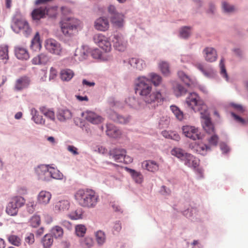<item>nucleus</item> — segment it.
<instances>
[{"mask_svg":"<svg viewBox=\"0 0 248 248\" xmlns=\"http://www.w3.org/2000/svg\"><path fill=\"white\" fill-rule=\"evenodd\" d=\"M231 105L239 112L243 113L245 111L244 108L241 105L233 103Z\"/></svg>","mask_w":248,"mask_h":248,"instance_id":"69168bd1","label":"nucleus"},{"mask_svg":"<svg viewBox=\"0 0 248 248\" xmlns=\"http://www.w3.org/2000/svg\"><path fill=\"white\" fill-rule=\"evenodd\" d=\"M11 202L19 208L25 204V200L21 196H15L11 199Z\"/></svg>","mask_w":248,"mask_h":248,"instance_id":"49530a36","label":"nucleus"},{"mask_svg":"<svg viewBox=\"0 0 248 248\" xmlns=\"http://www.w3.org/2000/svg\"><path fill=\"white\" fill-rule=\"evenodd\" d=\"M174 92L176 96H179L186 93V90L183 86L176 84L174 87Z\"/></svg>","mask_w":248,"mask_h":248,"instance_id":"8fccbe9b","label":"nucleus"},{"mask_svg":"<svg viewBox=\"0 0 248 248\" xmlns=\"http://www.w3.org/2000/svg\"><path fill=\"white\" fill-rule=\"evenodd\" d=\"M93 40L99 47L105 52H109L111 49V45L108 37L101 33L94 35Z\"/></svg>","mask_w":248,"mask_h":248,"instance_id":"423d86ee","label":"nucleus"},{"mask_svg":"<svg viewBox=\"0 0 248 248\" xmlns=\"http://www.w3.org/2000/svg\"><path fill=\"white\" fill-rule=\"evenodd\" d=\"M76 234L78 236H83L86 232V228L84 225H78L75 227Z\"/></svg>","mask_w":248,"mask_h":248,"instance_id":"603ef678","label":"nucleus"},{"mask_svg":"<svg viewBox=\"0 0 248 248\" xmlns=\"http://www.w3.org/2000/svg\"><path fill=\"white\" fill-rule=\"evenodd\" d=\"M67 150L73 154L74 155H78V149L73 145H68L67 146Z\"/></svg>","mask_w":248,"mask_h":248,"instance_id":"774afa93","label":"nucleus"},{"mask_svg":"<svg viewBox=\"0 0 248 248\" xmlns=\"http://www.w3.org/2000/svg\"><path fill=\"white\" fill-rule=\"evenodd\" d=\"M53 236L50 234H46L42 240L44 248H49L53 244Z\"/></svg>","mask_w":248,"mask_h":248,"instance_id":"79ce46f5","label":"nucleus"},{"mask_svg":"<svg viewBox=\"0 0 248 248\" xmlns=\"http://www.w3.org/2000/svg\"><path fill=\"white\" fill-rule=\"evenodd\" d=\"M46 8L41 6L34 9L31 12V15L33 20L39 21L42 18L46 17Z\"/></svg>","mask_w":248,"mask_h":248,"instance_id":"f3484780","label":"nucleus"},{"mask_svg":"<svg viewBox=\"0 0 248 248\" xmlns=\"http://www.w3.org/2000/svg\"><path fill=\"white\" fill-rule=\"evenodd\" d=\"M83 116L87 121L93 124H99L103 121V118L95 112L87 110L82 113Z\"/></svg>","mask_w":248,"mask_h":248,"instance_id":"9d476101","label":"nucleus"},{"mask_svg":"<svg viewBox=\"0 0 248 248\" xmlns=\"http://www.w3.org/2000/svg\"><path fill=\"white\" fill-rule=\"evenodd\" d=\"M170 108L178 120L182 121L183 119L184 113L178 107L175 105H172L170 107Z\"/></svg>","mask_w":248,"mask_h":248,"instance_id":"a18cd8bd","label":"nucleus"},{"mask_svg":"<svg viewBox=\"0 0 248 248\" xmlns=\"http://www.w3.org/2000/svg\"><path fill=\"white\" fill-rule=\"evenodd\" d=\"M68 217L71 219H79L82 218L83 211L81 208H78L75 210L71 212Z\"/></svg>","mask_w":248,"mask_h":248,"instance_id":"c03bdc74","label":"nucleus"},{"mask_svg":"<svg viewBox=\"0 0 248 248\" xmlns=\"http://www.w3.org/2000/svg\"><path fill=\"white\" fill-rule=\"evenodd\" d=\"M232 115L234 118V119L238 122L243 124H248V118L246 120H244V119L237 115L233 112L232 113Z\"/></svg>","mask_w":248,"mask_h":248,"instance_id":"e2e57ef3","label":"nucleus"},{"mask_svg":"<svg viewBox=\"0 0 248 248\" xmlns=\"http://www.w3.org/2000/svg\"><path fill=\"white\" fill-rule=\"evenodd\" d=\"M218 137L216 135H213L208 140L209 143L212 145L216 146L218 143Z\"/></svg>","mask_w":248,"mask_h":248,"instance_id":"0e129e2a","label":"nucleus"},{"mask_svg":"<svg viewBox=\"0 0 248 248\" xmlns=\"http://www.w3.org/2000/svg\"><path fill=\"white\" fill-rule=\"evenodd\" d=\"M74 76V72L69 69H63L61 71V78L63 81H68L70 80Z\"/></svg>","mask_w":248,"mask_h":248,"instance_id":"c756f323","label":"nucleus"},{"mask_svg":"<svg viewBox=\"0 0 248 248\" xmlns=\"http://www.w3.org/2000/svg\"><path fill=\"white\" fill-rule=\"evenodd\" d=\"M171 154L183 161L187 154V153L181 148H174L171 151Z\"/></svg>","mask_w":248,"mask_h":248,"instance_id":"72a5a7b5","label":"nucleus"},{"mask_svg":"<svg viewBox=\"0 0 248 248\" xmlns=\"http://www.w3.org/2000/svg\"><path fill=\"white\" fill-rule=\"evenodd\" d=\"M114 48L119 51H124L127 47V42L122 35H115L112 40Z\"/></svg>","mask_w":248,"mask_h":248,"instance_id":"9b49d317","label":"nucleus"},{"mask_svg":"<svg viewBox=\"0 0 248 248\" xmlns=\"http://www.w3.org/2000/svg\"><path fill=\"white\" fill-rule=\"evenodd\" d=\"M159 67L162 73L163 74L167 75L169 74V66L168 63L166 62H161L159 64Z\"/></svg>","mask_w":248,"mask_h":248,"instance_id":"4d7b16f0","label":"nucleus"},{"mask_svg":"<svg viewBox=\"0 0 248 248\" xmlns=\"http://www.w3.org/2000/svg\"><path fill=\"white\" fill-rule=\"evenodd\" d=\"M79 23V21L76 18H65L61 22L62 31L65 35L70 36L77 31Z\"/></svg>","mask_w":248,"mask_h":248,"instance_id":"39448f33","label":"nucleus"},{"mask_svg":"<svg viewBox=\"0 0 248 248\" xmlns=\"http://www.w3.org/2000/svg\"><path fill=\"white\" fill-rule=\"evenodd\" d=\"M11 28L17 33L20 31H23L26 35L30 34L31 32V29L28 23L19 13L16 14L13 16Z\"/></svg>","mask_w":248,"mask_h":248,"instance_id":"20e7f679","label":"nucleus"},{"mask_svg":"<svg viewBox=\"0 0 248 248\" xmlns=\"http://www.w3.org/2000/svg\"><path fill=\"white\" fill-rule=\"evenodd\" d=\"M129 63L133 67L141 70L145 67L144 62L141 59L132 58L129 60Z\"/></svg>","mask_w":248,"mask_h":248,"instance_id":"a878e982","label":"nucleus"},{"mask_svg":"<svg viewBox=\"0 0 248 248\" xmlns=\"http://www.w3.org/2000/svg\"><path fill=\"white\" fill-rule=\"evenodd\" d=\"M49 170V165H41L36 169V172L40 178L46 180V175H47Z\"/></svg>","mask_w":248,"mask_h":248,"instance_id":"b1692460","label":"nucleus"},{"mask_svg":"<svg viewBox=\"0 0 248 248\" xmlns=\"http://www.w3.org/2000/svg\"><path fill=\"white\" fill-rule=\"evenodd\" d=\"M48 174L50 175L51 178L56 179H61L62 177V174L59 170L49 165Z\"/></svg>","mask_w":248,"mask_h":248,"instance_id":"58836bf2","label":"nucleus"},{"mask_svg":"<svg viewBox=\"0 0 248 248\" xmlns=\"http://www.w3.org/2000/svg\"><path fill=\"white\" fill-rule=\"evenodd\" d=\"M31 114L32 115V119L37 124H45V120L43 117L38 114V112L35 108L31 109Z\"/></svg>","mask_w":248,"mask_h":248,"instance_id":"f704fd0d","label":"nucleus"},{"mask_svg":"<svg viewBox=\"0 0 248 248\" xmlns=\"http://www.w3.org/2000/svg\"><path fill=\"white\" fill-rule=\"evenodd\" d=\"M219 66L220 68V73L222 76L224 77L227 80H228V75L226 72V70L224 64V59L222 58L220 61Z\"/></svg>","mask_w":248,"mask_h":248,"instance_id":"6e6d98bb","label":"nucleus"},{"mask_svg":"<svg viewBox=\"0 0 248 248\" xmlns=\"http://www.w3.org/2000/svg\"><path fill=\"white\" fill-rule=\"evenodd\" d=\"M25 242L29 245L33 244L34 242V236L32 233L27 234L25 238Z\"/></svg>","mask_w":248,"mask_h":248,"instance_id":"052dcab7","label":"nucleus"},{"mask_svg":"<svg viewBox=\"0 0 248 248\" xmlns=\"http://www.w3.org/2000/svg\"><path fill=\"white\" fill-rule=\"evenodd\" d=\"M183 161H184L185 164L189 167L195 168L199 165L198 160L188 153H187Z\"/></svg>","mask_w":248,"mask_h":248,"instance_id":"aec40b11","label":"nucleus"},{"mask_svg":"<svg viewBox=\"0 0 248 248\" xmlns=\"http://www.w3.org/2000/svg\"><path fill=\"white\" fill-rule=\"evenodd\" d=\"M125 170L130 174L132 178L136 183L141 184L142 182L143 176L140 172L127 167L125 168Z\"/></svg>","mask_w":248,"mask_h":248,"instance_id":"5701e85b","label":"nucleus"},{"mask_svg":"<svg viewBox=\"0 0 248 248\" xmlns=\"http://www.w3.org/2000/svg\"><path fill=\"white\" fill-rule=\"evenodd\" d=\"M108 14L111 16H116L117 14H119L120 13L118 12L116 7L113 5H109L108 7Z\"/></svg>","mask_w":248,"mask_h":248,"instance_id":"bf43d9fd","label":"nucleus"},{"mask_svg":"<svg viewBox=\"0 0 248 248\" xmlns=\"http://www.w3.org/2000/svg\"><path fill=\"white\" fill-rule=\"evenodd\" d=\"M186 103L194 112H199L201 114L207 111V107L199 95L195 93H190L186 99Z\"/></svg>","mask_w":248,"mask_h":248,"instance_id":"7ed1b4c3","label":"nucleus"},{"mask_svg":"<svg viewBox=\"0 0 248 248\" xmlns=\"http://www.w3.org/2000/svg\"><path fill=\"white\" fill-rule=\"evenodd\" d=\"M0 59L7 61L9 59L8 47L7 45L0 46ZM6 61L5 62L6 63Z\"/></svg>","mask_w":248,"mask_h":248,"instance_id":"a19ab883","label":"nucleus"},{"mask_svg":"<svg viewBox=\"0 0 248 248\" xmlns=\"http://www.w3.org/2000/svg\"><path fill=\"white\" fill-rule=\"evenodd\" d=\"M180 36L184 38H187L190 34V29L188 27H184L180 31Z\"/></svg>","mask_w":248,"mask_h":248,"instance_id":"13d9d810","label":"nucleus"},{"mask_svg":"<svg viewBox=\"0 0 248 248\" xmlns=\"http://www.w3.org/2000/svg\"><path fill=\"white\" fill-rule=\"evenodd\" d=\"M45 47L50 53L61 55L62 52V48L61 44L54 39H48L45 42Z\"/></svg>","mask_w":248,"mask_h":248,"instance_id":"0eeeda50","label":"nucleus"},{"mask_svg":"<svg viewBox=\"0 0 248 248\" xmlns=\"http://www.w3.org/2000/svg\"><path fill=\"white\" fill-rule=\"evenodd\" d=\"M41 222L40 217L38 215H34L30 219V224L33 227H38Z\"/></svg>","mask_w":248,"mask_h":248,"instance_id":"5fc2aeb1","label":"nucleus"},{"mask_svg":"<svg viewBox=\"0 0 248 248\" xmlns=\"http://www.w3.org/2000/svg\"><path fill=\"white\" fill-rule=\"evenodd\" d=\"M30 84V79L27 77H22L18 78L15 83V89L16 91H21L27 88Z\"/></svg>","mask_w":248,"mask_h":248,"instance_id":"4468645a","label":"nucleus"},{"mask_svg":"<svg viewBox=\"0 0 248 248\" xmlns=\"http://www.w3.org/2000/svg\"><path fill=\"white\" fill-rule=\"evenodd\" d=\"M183 134L186 137L193 140H200L201 133L197 128L190 125H185L182 127Z\"/></svg>","mask_w":248,"mask_h":248,"instance_id":"6e6552de","label":"nucleus"},{"mask_svg":"<svg viewBox=\"0 0 248 248\" xmlns=\"http://www.w3.org/2000/svg\"><path fill=\"white\" fill-rule=\"evenodd\" d=\"M80 244L83 248H91L93 246V241L92 238L87 237L81 241Z\"/></svg>","mask_w":248,"mask_h":248,"instance_id":"09e8293b","label":"nucleus"},{"mask_svg":"<svg viewBox=\"0 0 248 248\" xmlns=\"http://www.w3.org/2000/svg\"><path fill=\"white\" fill-rule=\"evenodd\" d=\"M48 55L45 53H41L34 57L32 60L33 64H45L49 61Z\"/></svg>","mask_w":248,"mask_h":248,"instance_id":"4be33fe9","label":"nucleus"},{"mask_svg":"<svg viewBox=\"0 0 248 248\" xmlns=\"http://www.w3.org/2000/svg\"><path fill=\"white\" fill-rule=\"evenodd\" d=\"M8 242L12 245L18 247L21 244V239L16 235L11 234L7 237Z\"/></svg>","mask_w":248,"mask_h":248,"instance_id":"37998d69","label":"nucleus"},{"mask_svg":"<svg viewBox=\"0 0 248 248\" xmlns=\"http://www.w3.org/2000/svg\"><path fill=\"white\" fill-rule=\"evenodd\" d=\"M124 15L120 13L115 16L110 17V21L113 26L116 28H121L124 24Z\"/></svg>","mask_w":248,"mask_h":248,"instance_id":"412c9836","label":"nucleus"},{"mask_svg":"<svg viewBox=\"0 0 248 248\" xmlns=\"http://www.w3.org/2000/svg\"><path fill=\"white\" fill-rule=\"evenodd\" d=\"M142 167L144 169L151 172H155L158 170V165L153 161H145L142 163Z\"/></svg>","mask_w":248,"mask_h":248,"instance_id":"c85d7f7f","label":"nucleus"},{"mask_svg":"<svg viewBox=\"0 0 248 248\" xmlns=\"http://www.w3.org/2000/svg\"><path fill=\"white\" fill-rule=\"evenodd\" d=\"M15 54L18 59L27 60L29 58V55L26 49L20 46H17L16 48Z\"/></svg>","mask_w":248,"mask_h":248,"instance_id":"393cba45","label":"nucleus"},{"mask_svg":"<svg viewBox=\"0 0 248 248\" xmlns=\"http://www.w3.org/2000/svg\"><path fill=\"white\" fill-rule=\"evenodd\" d=\"M194 150L198 153L204 155L207 152L210 150V147L203 143L196 144L194 147Z\"/></svg>","mask_w":248,"mask_h":248,"instance_id":"7c9ffc66","label":"nucleus"},{"mask_svg":"<svg viewBox=\"0 0 248 248\" xmlns=\"http://www.w3.org/2000/svg\"><path fill=\"white\" fill-rule=\"evenodd\" d=\"M35 206V205L33 201L29 202L27 204L28 210L30 213H33L34 210Z\"/></svg>","mask_w":248,"mask_h":248,"instance_id":"338daca9","label":"nucleus"},{"mask_svg":"<svg viewBox=\"0 0 248 248\" xmlns=\"http://www.w3.org/2000/svg\"><path fill=\"white\" fill-rule=\"evenodd\" d=\"M107 127L106 133L108 136L117 138L121 135V131L113 125L109 124Z\"/></svg>","mask_w":248,"mask_h":248,"instance_id":"cd10ccee","label":"nucleus"},{"mask_svg":"<svg viewBox=\"0 0 248 248\" xmlns=\"http://www.w3.org/2000/svg\"><path fill=\"white\" fill-rule=\"evenodd\" d=\"M75 199L81 206L93 208L97 204L98 197L95 192L91 189H79L75 194Z\"/></svg>","mask_w":248,"mask_h":248,"instance_id":"f03ea898","label":"nucleus"},{"mask_svg":"<svg viewBox=\"0 0 248 248\" xmlns=\"http://www.w3.org/2000/svg\"><path fill=\"white\" fill-rule=\"evenodd\" d=\"M88 51L86 46H81L78 47L75 52L74 59L75 61H81L87 57Z\"/></svg>","mask_w":248,"mask_h":248,"instance_id":"ddd939ff","label":"nucleus"},{"mask_svg":"<svg viewBox=\"0 0 248 248\" xmlns=\"http://www.w3.org/2000/svg\"><path fill=\"white\" fill-rule=\"evenodd\" d=\"M150 77L151 79V83L152 82L155 86H158L162 81L161 77L155 73H151Z\"/></svg>","mask_w":248,"mask_h":248,"instance_id":"864d4df0","label":"nucleus"},{"mask_svg":"<svg viewBox=\"0 0 248 248\" xmlns=\"http://www.w3.org/2000/svg\"><path fill=\"white\" fill-rule=\"evenodd\" d=\"M201 117L203 120L202 125L205 131L209 134H214V127L211 121L208 110L201 114Z\"/></svg>","mask_w":248,"mask_h":248,"instance_id":"1a4fd4ad","label":"nucleus"},{"mask_svg":"<svg viewBox=\"0 0 248 248\" xmlns=\"http://www.w3.org/2000/svg\"><path fill=\"white\" fill-rule=\"evenodd\" d=\"M50 234L55 238H62L63 234V229L59 226H55L50 231Z\"/></svg>","mask_w":248,"mask_h":248,"instance_id":"473e14b6","label":"nucleus"},{"mask_svg":"<svg viewBox=\"0 0 248 248\" xmlns=\"http://www.w3.org/2000/svg\"><path fill=\"white\" fill-rule=\"evenodd\" d=\"M71 117L72 114L70 110L64 109L59 110L58 114V118L59 120L64 121L70 119Z\"/></svg>","mask_w":248,"mask_h":248,"instance_id":"c9c22d12","label":"nucleus"},{"mask_svg":"<svg viewBox=\"0 0 248 248\" xmlns=\"http://www.w3.org/2000/svg\"><path fill=\"white\" fill-rule=\"evenodd\" d=\"M222 7L226 12H232L235 10V7L233 6L229 5L226 2L222 3Z\"/></svg>","mask_w":248,"mask_h":248,"instance_id":"680f3d73","label":"nucleus"},{"mask_svg":"<svg viewBox=\"0 0 248 248\" xmlns=\"http://www.w3.org/2000/svg\"><path fill=\"white\" fill-rule=\"evenodd\" d=\"M204 57L205 60L209 62L216 61L217 55L216 50L213 47H206L203 50Z\"/></svg>","mask_w":248,"mask_h":248,"instance_id":"2eb2a0df","label":"nucleus"},{"mask_svg":"<svg viewBox=\"0 0 248 248\" xmlns=\"http://www.w3.org/2000/svg\"><path fill=\"white\" fill-rule=\"evenodd\" d=\"M126 151L124 149H115L110 151L109 155L117 162H122L126 158Z\"/></svg>","mask_w":248,"mask_h":248,"instance_id":"f8f14e48","label":"nucleus"},{"mask_svg":"<svg viewBox=\"0 0 248 248\" xmlns=\"http://www.w3.org/2000/svg\"><path fill=\"white\" fill-rule=\"evenodd\" d=\"M46 16H47L50 17H55L58 13V7L48 6L46 7Z\"/></svg>","mask_w":248,"mask_h":248,"instance_id":"de8ad7c7","label":"nucleus"},{"mask_svg":"<svg viewBox=\"0 0 248 248\" xmlns=\"http://www.w3.org/2000/svg\"><path fill=\"white\" fill-rule=\"evenodd\" d=\"M51 198V194L46 191H41L38 194L37 201L39 203L46 205L49 202Z\"/></svg>","mask_w":248,"mask_h":248,"instance_id":"6ab92c4d","label":"nucleus"},{"mask_svg":"<svg viewBox=\"0 0 248 248\" xmlns=\"http://www.w3.org/2000/svg\"><path fill=\"white\" fill-rule=\"evenodd\" d=\"M40 110L46 117L49 118L53 122L55 121V114L52 109L48 108L45 107H41L40 108Z\"/></svg>","mask_w":248,"mask_h":248,"instance_id":"2f4dec72","label":"nucleus"},{"mask_svg":"<svg viewBox=\"0 0 248 248\" xmlns=\"http://www.w3.org/2000/svg\"><path fill=\"white\" fill-rule=\"evenodd\" d=\"M194 65L206 77L211 78L215 75L214 71L212 68H205L203 64L202 63L195 62Z\"/></svg>","mask_w":248,"mask_h":248,"instance_id":"a211bd4d","label":"nucleus"},{"mask_svg":"<svg viewBox=\"0 0 248 248\" xmlns=\"http://www.w3.org/2000/svg\"><path fill=\"white\" fill-rule=\"evenodd\" d=\"M31 47L34 51L40 50L41 47L39 33L37 32L31 41Z\"/></svg>","mask_w":248,"mask_h":248,"instance_id":"e433bc0d","label":"nucleus"},{"mask_svg":"<svg viewBox=\"0 0 248 248\" xmlns=\"http://www.w3.org/2000/svg\"><path fill=\"white\" fill-rule=\"evenodd\" d=\"M110 118L114 122L117 123L126 124L129 122L130 118L129 117H124L119 115L116 112H113L110 115Z\"/></svg>","mask_w":248,"mask_h":248,"instance_id":"bb28decb","label":"nucleus"},{"mask_svg":"<svg viewBox=\"0 0 248 248\" xmlns=\"http://www.w3.org/2000/svg\"><path fill=\"white\" fill-rule=\"evenodd\" d=\"M151 81L145 77H139L136 83V92L143 97V99L147 104L155 107L161 103L163 98L159 91L152 92Z\"/></svg>","mask_w":248,"mask_h":248,"instance_id":"f257e3e1","label":"nucleus"},{"mask_svg":"<svg viewBox=\"0 0 248 248\" xmlns=\"http://www.w3.org/2000/svg\"><path fill=\"white\" fill-rule=\"evenodd\" d=\"M109 27L108 21L105 17H100L94 22V27L98 31H106L108 30Z\"/></svg>","mask_w":248,"mask_h":248,"instance_id":"dca6fc26","label":"nucleus"},{"mask_svg":"<svg viewBox=\"0 0 248 248\" xmlns=\"http://www.w3.org/2000/svg\"><path fill=\"white\" fill-rule=\"evenodd\" d=\"M96 240L99 245H102L105 241L106 237L105 233L101 231H97L95 233Z\"/></svg>","mask_w":248,"mask_h":248,"instance_id":"3c124183","label":"nucleus"},{"mask_svg":"<svg viewBox=\"0 0 248 248\" xmlns=\"http://www.w3.org/2000/svg\"><path fill=\"white\" fill-rule=\"evenodd\" d=\"M18 208L12 202H10L6 208V212L10 216H14L17 215Z\"/></svg>","mask_w":248,"mask_h":248,"instance_id":"4c0bfd02","label":"nucleus"},{"mask_svg":"<svg viewBox=\"0 0 248 248\" xmlns=\"http://www.w3.org/2000/svg\"><path fill=\"white\" fill-rule=\"evenodd\" d=\"M70 206V203L67 200H62L58 202L56 205L55 208L60 211H64L68 210Z\"/></svg>","mask_w":248,"mask_h":248,"instance_id":"ea45409f","label":"nucleus"}]
</instances>
